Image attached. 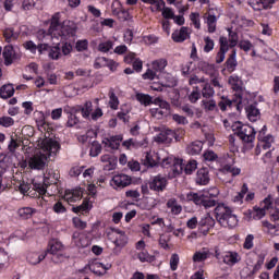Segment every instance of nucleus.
<instances>
[{
  "label": "nucleus",
  "mask_w": 279,
  "mask_h": 279,
  "mask_svg": "<svg viewBox=\"0 0 279 279\" xmlns=\"http://www.w3.org/2000/svg\"><path fill=\"white\" fill-rule=\"evenodd\" d=\"M198 70L202 71L203 73H205L206 75H210V77H213V75H215V65L210 64L206 61H199L197 63Z\"/></svg>",
  "instance_id": "20"
},
{
  "label": "nucleus",
  "mask_w": 279,
  "mask_h": 279,
  "mask_svg": "<svg viewBox=\"0 0 279 279\" xmlns=\"http://www.w3.org/2000/svg\"><path fill=\"white\" fill-rule=\"evenodd\" d=\"M135 99H137L142 106H151V104H154V98L149 96V94L137 93Z\"/></svg>",
  "instance_id": "25"
},
{
  "label": "nucleus",
  "mask_w": 279,
  "mask_h": 279,
  "mask_svg": "<svg viewBox=\"0 0 279 279\" xmlns=\"http://www.w3.org/2000/svg\"><path fill=\"white\" fill-rule=\"evenodd\" d=\"M263 265H265V254H259L258 255V259L256 262V264L254 265L253 269H255V271H260V267H263Z\"/></svg>",
  "instance_id": "59"
},
{
  "label": "nucleus",
  "mask_w": 279,
  "mask_h": 279,
  "mask_svg": "<svg viewBox=\"0 0 279 279\" xmlns=\"http://www.w3.org/2000/svg\"><path fill=\"white\" fill-rule=\"evenodd\" d=\"M199 228H206V232L210 230V228H215V218L210 217V214H207L204 218L198 222Z\"/></svg>",
  "instance_id": "23"
},
{
  "label": "nucleus",
  "mask_w": 279,
  "mask_h": 279,
  "mask_svg": "<svg viewBox=\"0 0 279 279\" xmlns=\"http://www.w3.org/2000/svg\"><path fill=\"white\" fill-rule=\"evenodd\" d=\"M248 121L252 123L258 121L260 119V110L256 108V105H250L245 108Z\"/></svg>",
  "instance_id": "16"
},
{
  "label": "nucleus",
  "mask_w": 279,
  "mask_h": 279,
  "mask_svg": "<svg viewBox=\"0 0 279 279\" xmlns=\"http://www.w3.org/2000/svg\"><path fill=\"white\" fill-rule=\"evenodd\" d=\"M47 257V253L45 254H38V253H31L27 256V260L31 265H38L39 263H43L45 258Z\"/></svg>",
  "instance_id": "26"
},
{
  "label": "nucleus",
  "mask_w": 279,
  "mask_h": 279,
  "mask_svg": "<svg viewBox=\"0 0 279 279\" xmlns=\"http://www.w3.org/2000/svg\"><path fill=\"white\" fill-rule=\"evenodd\" d=\"M189 38V27L182 26L180 31H174L172 33V40L174 43H184Z\"/></svg>",
  "instance_id": "13"
},
{
  "label": "nucleus",
  "mask_w": 279,
  "mask_h": 279,
  "mask_svg": "<svg viewBox=\"0 0 279 279\" xmlns=\"http://www.w3.org/2000/svg\"><path fill=\"white\" fill-rule=\"evenodd\" d=\"M190 20L192 21L196 29H199V27H202V24L199 23V13H191Z\"/></svg>",
  "instance_id": "58"
},
{
  "label": "nucleus",
  "mask_w": 279,
  "mask_h": 279,
  "mask_svg": "<svg viewBox=\"0 0 279 279\" xmlns=\"http://www.w3.org/2000/svg\"><path fill=\"white\" fill-rule=\"evenodd\" d=\"M36 213V209L32 207H22L17 210L20 219H32V216Z\"/></svg>",
  "instance_id": "28"
},
{
  "label": "nucleus",
  "mask_w": 279,
  "mask_h": 279,
  "mask_svg": "<svg viewBox=\"0 0 279 279\" xmlns=\"http://www.w3.org/2000/svg\"><path fill=\"white\" fill-rule=\"evenodd\" d=\"M269 210V206H264L263 208L259 207H254L253 209H248V216L252 217L253 219L259 220L267 215V211Z\"/></svg>",
  "instance_id": "17"
},
{
  "label": "nucleus",
  "mask_w": 279,
  "mask_h": 279,
  "mask_svg": "<svg viewBox=\"0 0 279 279\" xmlns=\"http://www.w3.org/2000/svg\"><path fill=\"white\" fill-rule=\"evenodd\" d=\"M58 27H61L60 13H56L54 15H52L50 20V27L48 29V33L50 34V36H56V32H58Z\"/></svg>",
  "instance_id": "21"
},
{
  "label": "nucleus",
  "mask_w": 279,
  "mask_h": 279,
  "mask_svg": "<svg viewBox=\"0 0 279 279\" xmlns=\"http://www.w3.org/2000/svg\"><path fill=\"white\" fill-rule=\"evenodd\" d=\"M197 169V161L196 160H190L185 166H184V171L186 175H191L193 171Z\"/></svg>",
  "instance_id": "43"
},
{
  "label": "nucleus",
  "mask_w": 279,
  "mask_h": 279,
  "mask_svg": "<svg viewBox=\"0 0 279 279\" xmlns=\"http://www.w3.org/2000/svg\"><path fill=\"white\" fill-rule=\"evenodd\" d=\"M177 134L173 130H162L155 138L157 143H165L166 145H169V143H172L173 138H175Z\"/></svg>",
  "instance_id": "12"
},
{
  "label": "nucleus",
  "mask_w": 279,
  "mask_h": 279,
  "mask_svg": "<svg viewBox=\"0 0 279 279\" xmlns=\"http://www.w3.org/2000/svg\"><path fill=\"white\" fill-rule=\"evenodd\" d=\"M150 114L155 119H163V117H169L170 113L162 109L154 108V109H150Z\"/></svg>",
  "instance_id": "38"
},
{
  "label": "nucleus",
  "mask_w": 279,
  "mask_h": 279,
  "mask_svg": "<svg viewBox=\"0 0 279 279\" xmlns=\"http://www.w3.org/2000/svg\"><path fill=\"white\" fill-rule=\"evenodd\" d=\"M202 96L205 99H210L211 97H215V88H213L209 83H206L202 89Z\"/></svg>",
  "instance_id": "33"
},
{
  "label": "nucleus",
  "mask_w": 279,
  "mask_h": 279,
  "mask_svg": "<svg viewBox=\"0 0 279 279\" xmlns=\"http://www.w3.org/2000/svg\"><path fill=\"white\" fill-rule=\"evenodd\" d=\"M274 143V136L267 135L264 137V140L260 142V147L263 149H271V144Z\"/></svg>",
  "instance_id": "45"
},
{
  "label": "nucleus",
  "mask_w": 279,
  "mask_h": 279,
  "mask_svg": "<svg viewBox=\"0 0 279 279\" xmlns=\"http://www.w3.org/2000/svg\"><path fill=\"white\" fill-rule=\"evenodd\" d=\"M3 36L7 43H11L12 40H16L19 38V35L14 34V29L12 28L4 29Z\"/></svg>",
  "instance_id": "41"
},
{
  "label": "nucleus",
  "mask_w": 279,
  "mask_h": 279,
  "mask_svg": "<svg viewBox=\"0 0 279 279\" xmlns=\"http://www.w3.org/2000/svg\"><path fill=\"white\" fill-rule=\"evenodd\" d=\"M202 106L204 110L208 112H213L214 110H217V102L215 100H203Z\"/></svg>",
  "instance_id": "39"
},
{
  "label": "nucleus",
  "mask_w": 279,
  "mask_h": 279,
  "mask_svg": "<svg viewBox=\"0 0 279 279\" xmlns=\"http://www.w3.org/2000/svg\"><path fill=\"white\" fill-rule=\"evenodd\" d=\"M60 144L53 140H46L43 142V150L46 153H37L28 160V167L36 171H43L47 167V158L52 154H58Z\"/></svg>",
  "instance_id": "1"
},
{
  "label": "nucleus",
  "mask_w": 279,
  "mask_h": 279,
  "mask_svg": "<svg viewBox=\"0 0 279 279\" xmlns=\"http://www.w3.org/2000/svg\"><path fill=\"white\" fill-rule=\"evenodd\" d=\"M172 171L173 173H178V175L184 171V165H182V160H175L173 162Z\"/></svg>",
  "instance_id": "54"
},
{
  "label": "nucleus",
  "mask_w": 279,
  "mask_h": 279,
  "mask_svg": "<svg viewBox=\"0 0 279 279\" xmlns=\"http://www.w3.org/2000/svg\"><path fill=\"white\" fill-rule=\"evenodd\" d=\"M161 15L163 19H175V13H173V10L169 7H163L161 10Z\"/></svg>",
  "instance_id": "49"
},
{
  "label": "nucleus",
  "mask_w": 279,
  "mask_h": 279,
  "mask_svg": "<svg viewBox=\"0 0 279 279\" xmlns=\"http://www.w3.org/2000/svg\"><path fill=\"white\" fill-rule=\"evenodd\" d=\"M88 206H89L88 201H84L80 206L73 207L72 210L76 214L84 213L88 209Z\"/></svg>",
  "instance_id": "60"
},
{
  "label": "nucleus",
  "mask_w": 279,
  "mask_h": 279,
  "mask_svg": "<svg viewBox=\"0 0 279 279\" xmlns=\"http://www.w3.org/2000/svg\"><path fill=\"white\" fill-rule=\"evenodd\" d=\"M216 220L222 228H236L239 219L226 204H219L214 210Z\"/></svg>",
  "instance_id": "2"
},
{
  "label": "nucleus",
  "mask_w": 279,
  "mask_h": 279,
  "mask_svg": "<svg viewBox=\"0 0 279 279\" xmlns=\"http://www.w3.org/2000/svg\"><path fill=\"white\" fill-rule=\"evenodd\" d=\"M231 128L235 136H239L243 143H254V138H256V131L254 128L239 121L234 122Z\"/></svg>",
  "instance_id": "5"
},
{
  "label": "nucleus",
  "mask_w": 279,
  "mask_h": 279,
  "mask_svg": "<svg viewBox=\"0 0 279 279\" xmlns=\"http://www.w3.org/2000/svg\"><path fill=\"white\" fill-rule=\"evenodd\" d=\"M180 264V256L178 254H172L170 258V268L172 271H175L178 269V265Z\"/></svg>",
  "instance_id": "51"
},
{
  "label": "nucleus",
  "mask_w": 279,
  "mask_h": 279,
  "mask_svg": "<svg viewBox=\"0 0 279 279\" xmlns=\"http://www.w3.org/2000/svg\"><path fill=\"white\" fill-rule=\"evenodd\" d=\"M112 41H105L98 45V49L102 52V53H108V51H110V49H112Z\"/></svg>",
  "instance_id": "53"
},
{
  "label": "nucleus",
  "mask_w": 279,
  "mask_h": 279,
  "mask_svg": "<svg viewBox=\"0 0 279 279\" xmlns=\"http://www.w3.org/2000/svg\"><path fill=\"white\" fill-rule=\"evenodd\" d=\"M60 51L61 56H69L73 51V45L66 40H61Z\"/></svg>",
  "instance_id": "35"
},
{
  "label": "nucleus",
  "mask_w": 279,
  "mask_h": 279,
  "mask_svg": "<svg viewBox=\"0 0 279 279\" xmlns=\"http://www.w3.org/2000/svg\"><path fill=\"white\" fill-rule=\"evenodd\" d=\"M109 143V147L111 149H119L121 147V143L123 142V135H114L107 140Z\"/></svg>",
  "instance_id": "31"
},
{
  "label": "nucleus",
  "mask_w": 279,
  "mask_h": 279,
  "mask_svg": "<svg viewBox=\"0 0 279 279\" xmlns=\"http://www.w3.org/2000/svg\"><path fill=\"white\" fill-rule=\"evenodd\" d=\"M2 56L4 58L5 66H10V64L14 62V47L5 46Z\"/></svg>",
  "instance_id": "19"
},
{
  "label": "nucleus",
  "mask_w": 279,
  "mask_h": 279,
  "mask_svg": "<svg viewBox=\"0 0 279 279\" xmlns=\"http://www.w3.org/2000/svg\"><path fill=\"white\" fill-rule=\"evenodd\" d=\"M205 46H204V51L205 53H210L213 49H215V41L210 39V37H205Z\"/></svg>",
  "instance_id": "47"
},
{
  "label": "nucleus",
  "mask_w": 279,
  "mask_h": 279,
  "mask_svg": "<svg viewBox=\"0 0 279 279\" xmlns=\"http://www.w3.org/2000/svg\"><path fill=\"white\" fill-rule=\"evenodd\" d=\"M204 148V143L202 141L193 142L190 146H187V154L191 156H197L202 154V149Z\"/></svg>",
  "instance_id": "22"
},
{
  "label": "nucleus",
  "mask_w": 279,
  "mask_h": 279,
  "mask_svg": "<svg viewBox=\"0 0 279 279\" xmlns=\"http://www.w3.org/2000/svg\"><path fill=\"white\" fill-rule=\"evenodd\" d=\"M72 239H73L76 247H88V245H90L88 238H86V235H84L77 231H75L73 233Z\"/></svg>",
  "instance_id": "15"
},
{
  "label": "nucleus",
  "mask_w": 279,
  "mask_h": 279,
  "mask_svg": "<svg viewBox=\"0 0 279 279\" xmlns=\"http://www.w3.org/2000/svg\"><path fill=\"white\" fill-rule=\"evenodd\" d=\"M44 186H46V189H49V186H56L54 193H58V177H53L52 179L51 177H45Z\"/></svg>",
  "instance_id": "36"
},
{
  "label": "nucleus",
  "mask_w": 279,
  "mask_h": 279,
  "mask_svg": "<svg viewBox=\"0 0 279 279\" xmlns=\"http://www.w3.org/2000/svg\"><path fill=\"white\" fill-rule=\"evenodd\" d=\"M143 162L146 167H156V160H154L149 153H146Z\"/></svg>",
  "instance_id": "57"
},
{
  "label": "nucleus",
  "mask_w": 279,
  "mask_h": 279,
  "mask_svg": "<svg viewBox=\"0 0 279 279\" xmlns=\"http://www.w3.org/2000/svg\"><path fill=\"white\" fill-rule=\"evenodd\" d=\"M77 34V24L71 20H65L61 24V29L58 32L61 40H69Z\"/></svg>",
  "instance_id": "6"
},
{
  "label": "nucleus",
  "mask_w": 279,
  "mask_h": 279,
  "mask_svg": "<svg viewBox=\"0 0 279 279\" xmlns=\"http://www.w3.org/2000/svg\"><path fill=\"white\" fill-rule=\"evenodd\" d=\"M75 49L76 51H86V49H88V40L83 39L76 41Z\"/></svg>",
  "instance_id": "56"
},
{
  "label": "nucleus",
  "mask_w": 279,
  "mask_h": 279,
  "mask_svg": "<svg viewBox=\"0 0 279 279\" xmlns=\"http://www.w3.org/2000/svg\"><path fill=\"white\" fill-rule=\"evenodd\" d=\"M225 64L229 73L236 71V66L239 65V62H236V50H232Z\"/></svg>",
  "instance_id": "18"
},
{
  "label": "nucleus",
  "mask_w": 279,
  "mask_h": 279,
  "mask_svg": "<svg viewBox=\"0 0 279 279\" xmlns=\"http://www.w3.org/2000/svg\"><path fill=\"white\" fill-rule=\"evenodd\" d=\"M166 68H167V59H159V60L153 61V71L162 73V71H165Z\"/></svg>",
  "instance_id": "32"
},
{
  "label": "nucleus",
  "mask_w": 279,
  "mask_h": 279,
  "mask_svg": "<svg viewBox=\"0 0 279 279\" xmlns=\"http://www.w3.org/2000/svg\"><path fill=\"white\" fill-rule=\"evenodd\" d=\"M80 123V118L74 113H70L68 117L66 128H75Z\"/></svg>",
  "instance_id": "46"
},
{
  "label": "nucleus",
  "mask_w": 279,
  "mask_h": 279,
  "mask_svg": "<svg viewBox=\"0 0 279 279\" xmlns=\"http://www.w3.org/2000/svg\"><path fill=\"white\" fill-rule=\"evenodd\" d=\"M0 125H2V128H11V125H14V119L11 117H1Z\"/></svg>",
  "instance_id": "52"
},
{
  "label": "nucleus",
  "mask_w": 279,
  "mask_h": 279,
  "mask_svg": "<svg viewBox=\"0 0 279 279\" xmlns=\"http://www.w3.org/2000/svg\"><path fill=\"white\" fill-rule=\"evenodd\" d=\"M116 247L123 248L124 245H128V236L120 235L116 241H113Z\"/></svg>",
  "instance_id": "55"
},
{
  "label": "nucleus",
  "mask_w": 279,
  "mask_h": 279,
  "mask_svg": "<svg viewBox=\"0 0 279 279\" xmlns=\"http://www.w3.org/2000/svg\"><path fill=\"white\" fill-rule=\"evenodd\" d=\"M132 184V178L128 174H117L111 180V186H117L118 189H125Z\"/></svg>",
  "instance_id": "10"
},
{
  "label": "nucleus",
  "mask_w": 279,
  "mask_h": 279,
  "mask_svg": "<svg viewBox=\"0 0 279 279\" xmlns=\"http://www.w3.org/2000/svg\"><path fill=\"white\" fill-rule=\"evenodd\" d=\"M196 184H199L201 186H206L208 182H210V177L208 175V169L202 168L196 173Z\"/></svg>",
  "instance_id": "14"
},
{
  "label": "nucleus",
  "mask_w": 279,
  "mask_h": 279,
  "mask_svg": "<svg viewBox=\"0 0 279 279\" xmlns=\"http://www.w3.org/2000/svg\"><path fill=\"white\" fill-rule=\"evenodd\" d=\"M153 104H154L155 106H158V108H159L160 110H163V111L168 112L169 114H171V105H169V104L167 102V100H165V99H162V98H160V97H157V98H155V99L153 100Z\"/></svg>",
  "instance_id": "27"
},
{
  "label": "nucleus",
  "mask_w": 279,
  "mask_h": 279,
  "mask_svg": "<svg viewBox=\"0 0 279 279\" xmlns=\"http://www.w3.org/2000/svg\"><path fill=\"white\" fill-rule=\"evenodd\" d=\"M138 258L141 263H154V260H156V256L149 255L147 252H141Z\"/></svg>",
  "instance_id": "40"
},
{
  "label": "nucleus",
  "mask_w": 279,
  "mask_h": 279,
  "mask_svg": "<svg viewBox=\"0 0 279 279\" xmlns=\"http://www.w3.org/2000/svg\"><path fill=\"white\" fill-rule=\"evenodd\" d=\"M24 49H27L32 53H36V50H38V46H36V44H34V41L28 40V41L24 43Z\"/></svg>",
  "instance_id": "63"
},
{
  "label": "nucleus",
  "mask_w": 279,
  "mask_h": 279,
  "mask_svg": "<svg viewBox=\"0 0 279 279\" xmlns=\"http://www.w3.org/2000/svg\"><path fill=\"white\" fill-rule=\"evenodd\" d=\"M199 97H202V94L199 93V90H193L189 95V101H191V104H197V100L199 99Z\"/></svg>",
  "instance_id": "64"
},
{
  "label": "nucleus",
  "mask_w": 279,
  "mask_h": 279,
  "mask_svg": "<svg viewBox=\"0 0 279 279\" xmlns=\"http://www.w3.org/2000/svg\"><path fill=\"white\" fill-rule=\"evenodd\" d=\"M14 95V86L12 84L3 85L0 88V97L1 99H10Z\"/></svg>",
  "instance_id": "24"
},
{
  "label": "nucleus",
  "mask_w": 279,
  "mask_h": 279,
  "mask_svg": "<svg viewBox=\"0 0 279 279\" xmlns=\"http://www.w3.org/2000/svg\"><path fill=\"white\" fill-rule=\"evenodd\" d=\"M166 3L165 0H157L154 7H150V10L153 12H162V9L165 8Z\"/></svg>",
  "instance_id": "61"
},
{
  "label": "nucleus",
  "mask_w": 279,
  "mask_h": 279,
  "mask_svg": "<svg viewBox=\"0 0 279 279\" xmlns=\"http://www.w3.org/2000/svg\"><path fill=\"white\" fill-rule=\"evenodd\" d=\"M119 21H121L122 23L125 21H130V12L125 11V10H120L117 14Z\"/></svg>",
  "instance_id": "62"
},
{
  "label": "nucleus",
  "mask_w": 279,
  "mask_h": 279,
  "mask_svg": "<svg viewBox=\"0 0 279 279\" xmlns=\"http://www.w3.org/2000/svg\"><path fill=\"white\" fill-rule=\"evenodd\" d=\"M62 250H64V245H62L61 242L52 241L49 243V248H47L46 255L52 254V260H54V263H58L56 258H64V256L58 254V252H62Z\"/></svg>",
  "instance_id": "11"
},
{
  "label": "nucleus",
  "mask_w": 279,
  "mask_h": 279,
  "mask_svg": "<svg viewBox=\"0 0 279 279\" xmlns=\"http://www.w3.org/2000/svg\"><path fill=\"white\" fill-rule=\"evenodd\" d=\"M168 185L169 180L162 174H157L148 181L150 191H155V193H162L163 191H167Z\"/></svg>",
  "instance_id": "7"
},
{
  "label": "nucleus",
  "mask_w": 279,
  "mask_h": 279,
  "mask_svg": "<svg viewBox=\"0 0 279 279\" xmlns=\"http://www.w3.org/2000/svg\"><path fill=\"white\" fill-rule=\"evenodd\" d=\"M214 195L209 192H190L186 194L187 202H193L196 206H204V208H213L217 206V201L213 199Z\"/></svg>",
  "instance_id": "4"
},
{
  "label": "nucleus",
  "mask_w": 279,
  "mask_h": 279,
  "mask_svg": "<svg viewBox=\"0 0 279 279\" xmlns=\"http://www.w3.org/2000/svg\"><path fill=\"white\" fill-rule=\"evenodd\" d=\"M206 82V78L205 77H198L197 75L195 74H192L189 78V85L190 86H194V84H204Z\"/></svg>",
  "instance_id": "50"
},
{
  "label": "nucleus",
  "mask_w": 279,
  "mask_h": 279,
  "mask_svg": "<svg viewBox=\"0 0 279 279\" xmlns=\"http://www.w3.org/2000/svg\"><path fill=\"white\" fill-rule=\"evenodd\" d=\"M45 51H48V58H50V60H60L62 58L60 44H57L56 46H49L48 44L38 45V52L45 53Z\"/></svg>",
  "instance_id": "9"
},
{
  "label": "nucleus",
  "mask_w": 279,
  "mask_h": 279,
  "mask_svg": "<svg viewBox=\"0 0 279 279\" xmlns=\"http://www.w3.org/2000/svg\"><path fill=\"white\" fill-rule=\"evenodd\" d=\"M229 84L232 86L235 93H238L239 101L230 100L225 96H222L221 100L218 102V107L222 112H226L228 108H232V104H236V109L239 110V105L241 104V100H242L241 92L243 90V81H241L239 76H230Z\"/></svg>",
  "instance_id": "3"
},
{
  "label": "nucleus",
  "mask_w": 279,
  "mask_h": 279,
  "mask_svg": "<svg viewBox=\"0 0 279 279\" xmlns=\"http://www.w3.org/2000/svg\"><path fill=\"white\" fill-rule=\"evenodd\" d=\"M101 154V144L99 142H93L89 156L96 158V156Z\"/></svg>",
  "instance_id": "42"
},
{
  "label": "nucleus",
  "mask_w": 279,
  "mask_h": 279,
  "mask_svg": "<svg viewBox=\"0 0 279 279\" xmlns=\"http://www.w3.org/2000/svg\"><path fill=\"white\" fill-rule=\"evenodd\" d=\"M210 256V251L204 248L203 251H198L193 255V262L194 263H204L206 258Z\"/></svg>",
  "instance_id": "29"
},
{
  "label": "nucleus",
  "mask_w": 279,
  "mask_h": 279,
  "mask_svg": "<svg viewBox=\"0 0 279 279\" xmlns=\"http://www.w3.org/2000/svg\"><path fill=\"white\" fill-rule=\"evenodd\" d=\"M215 256L217 260L225 263V265H229V267L236 265V263H241V256L236 252L229 251L225 253H219V251L216 250Z\"/></svg>",
  "instance_id": "8"
},
{
  "label": "nucleus",
  "mask_w": 279,
  "mask_h": 279,
  "mask_svg": "<svg viewBox=\"0 0 279 279\" xmlns=\"http://www.w3.org/2000/svg\"><path fill=\"white\" fill-rule=\"evenodd\" d=\"M109 106L112 110H117L119 108V97L114 94V89L109 90Z\"/></svg>",
  "instance_id": "34"
},
{
  "label": "nucleus",
  "mask_w": 279,
  "mask_h": 279,
  "mask_svg": "<svg viewBox=\"0 0 279 279\" xmlns=\"http://www.w3.org/2000/svg\"><path fill=\"white\" fill-rule=\"evenodd\" d=\"M76 112H82V117H84V119H88L90 117V112H93V102L86 101L83 107H78V109H76Z\"/></svg>",
  "instance_id": "30"
},
{
  "label": "nucleus",
  "mask_w": 279,
  "mask_h": 279,
  "mask_svg": "<svg viewBox=\"0 0 279 279\" xmlns=\"http://www.w3.org/2000/svg\"><path fill=\"white\" fill-rule=\"evenodd\" d=\"M222 173H231L232 175H239L241 173V169L232 167L230 165H225L222 167Z\"/></svg>",
  "instance_id": "44"
},
{
  "label": "nucleus",
  "mask_w": 279,
  "mask_h": 279,
  "mask_svg": "<svg viewBox=\"0 0 279 279\" xmlns=\"http://www.w3.org/2000/svg\"><path fill=\"white\" fill-rule=\"evenodd\" d=\"M229 32V47H236V45H239V34L234 31H232V28H228Z\"/></svg>",
  "instance_id": "37"
},
{
  "label": "nucleus",
  "mask_w": 279,
  "mask_h": 279,
  "mask_svg": "<svg viewBox=\"0 0 279 279\" xmlns=\"http://www.w3.org/2000/svg\"><path fill=\"white\" fill-rule=\"evenodd\" d=\"M108 64V59L106 57H98L94 62V69H102Z\"/></svg>",
  "instance_id": "48"
}]
</instances>
